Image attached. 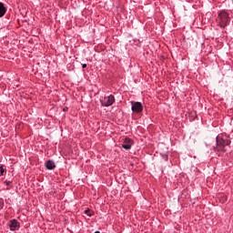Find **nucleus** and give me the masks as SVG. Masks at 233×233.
Returning a JSON list of instances; mask_svg holds the SVG:
<instances>
[{"instance_id":"obj_1","label":"nucleus","mask_w":233,"mask_h":233,"mask_svg":"<svg viewBox=\"0 0 233 233\" xmlns=\"http://www.w3.org/2000/svg\"><path fill=\"white\" fill-rule=\"evenodd\" d=\"M217 146L214 147L215 152H219V154H225L230 148L231 140L228 139L227 135H218L216 138Z\"/></svg>"},{"instance_id":"obj_2","label":"nucleus","mask_w":233,"mask_h":233,"mask_svg":"<svg viewBox=\"0 0 233 233\" xmlns=\"http://www.w3.org/2000/svg\"><path fill=\"white\" fill-rule=\"evenodd\" d=\"M217 23L218 26H220V28H226V26H228V24L230 23V16H228V13L224 10L220 11L217 17Z\"/></svg>"},{"instance_id":"obj_3","label":"nucleus","mask_w":233,"mask_h":233,"mask_svg":"<svg viewBox=\"0 0 233 233\" xmlns=\"http://www.w3.org/2000/svg\"><path fill=\"white\" fill-rule=\"evenodd\" d=\"M100 103L103 106H112L116 103V97L113 95L104 96L100 99Z\"/></svg>"},{"instance_id":"obj_4","label":"nucleus","mask_w":233,"mask_h":233,"mask_svg":"<svg viewBox=\"0 0 233 233\" xmlns=\"http://www.w3.org/2000/svg\"><path fill=\"white\" fill-rule=\"evenodd\" d=\"M131 110L135 112V114H141L143 112V104L141 102H131Z\"/></svg>"},{"instance_id":"obj_5","label":"nucleus","mask_w":233,"mask_h":233,"mask_svg":"<svg viewBox=\"0 0 233 233\" xmlns=\"http://www.w3.org/2000/svg\"><path fill=\"white\" fill-rule=\"evenodd\" d=\"M122 148H125V150H130L132 148V139L126 137L122 144Z\"/></svg>"},{"instance_id":"obj_6","label":"nucleus","mask_w":233,"mask_h":233,"mask_svg":"<svg viewBox=\"0 0 233 233\" xmlns=\"http://www.w3.org/2000/svg\"><path fill=\"white\" fill-rule=\"evenodd\" d=\"M17 227H19V222L17 220L13 219L10 221V224H9L10 230L12 231L17 230Z\"/></svg>"},{"instance_id":"obj_7","label":"nucleus","mask_w":233,"mask_h":233,"mask_svg":"<svg viewBox=\"0 0 233 233\" xmlns=\"http://www.w3.org/2000/svg\"><path fill=\"white\" fill-rule=\"evenodd\" d=\"M46 167L47 168V170H54V168H56V163L54 162V160H47L46 162Z\"/></svg>"},{"instance_id":"obj_8","label":"nucleus","mask_w":233,"mask_h":233,"mask_svg":"<svg viewBox=\"0 0 233 233\" xmlns=\"http://www.w3.org/2000/svg\"><path fill=\"white\" fill-rule=\"evenodd\" d=\"M5 14H6V8L5 4L0 2V17H4Z\"/></svg>"},{"instance_id":"obj_9","label":"nucleus","mask_w":233,"mask_h":233,"mask_svg":"<svg viewBox=\"0 0 233 233\" xmlns=\"http://www.w3.org/2000/svg\"><path fill=\"white\" fill-rule=\"evenodd\" d=\"M5 174V168L3 167H0V176H3Z\"/></svg>"},{"instance_id":"obj_10","label":"nucleus","mask_w":233,"mask_h":233,"mask_svg":"<svg viewBox=\"0 0 233 233\" xmlns=\"http://www.w3.org/2000/svg\"><path fill=\"white\" fill-rule=\"evenodd\" d=\"M90 212V209H87L85 211V214H87V216L92 217V213H89Z\"/></svg>"},{"instance_id":"obj_11","label":"nucleus","mask_w":233,"mask_h":233,"mask_svg":"<svg viewBox=\"0 0 233 233\" xmlns=\"http://www.w3.org/2000/svg\"><path fill=\"white\" fill-rule=\"evenodd\" d=\"M5 185L8 187V186H10L11 184H12V181H10V180H5Z\"/></svg>"},{"instance_id":"obj_12","label":"nucleus","mask_w":233,"mask_h":233,"mask_svg":"<svg viewBox=\"0 0 233 233\" xmlns=\"http://www.w3.org/2000/svg\"><path fill=\"white\" fill-rule=\"evenodd\" d=\"M82 67H83V68H86V64H83V65H82Z\"/></svg>"},{"instance_id":"obj_13","label":"nucleus","mask_w":233,"mask_h":233,"mask_svg":"<svg viewBox=\"0 0 233 233\" xmlns=\"http://www.w3.org/2000/svg\"><path fill=\"white\" fill-rule=\"evenodd\" d=\"M0 208H3V205L0 204Z\"/></svg>"},{"instance_id":"obj_14","label":"nucleus","mask_w":233,"mask_h":233,"mask_svg":"<svg viewBox=\"0 0 233 233\" xmlns=\"http://www.w3.org/2000/svg\"><path fill=\"white\" fill-rule=\"evenodd\" d=\"M95 233H101V232H99V231H96Z\"/></svg>"}]
</instances>
